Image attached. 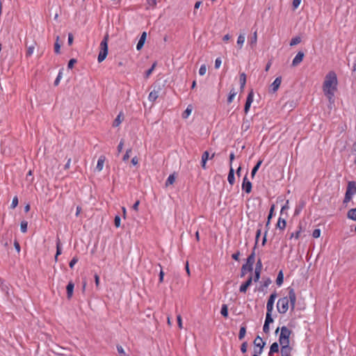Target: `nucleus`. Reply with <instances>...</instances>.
<instances>
[{"instance_id":"f257e3e1","label":"nucleus","mask_w":356,"mask_h":356,"mask_svg":"<svg viewBox=\"0 0 356 356\" xmlns=\"http://www.w3.org/2000/svg\"><path fill=\"white\" fill-rule=\"evenodd\" d=\"M337 74L334 71H330L325 77L323 90L331 104L334 102V92L337 89Z\"/></svg>"},{"instance_id":"f03ea898","label":"nucleus","mask_w":356,"mask_h":356,"mask_svg":"<svg viewBox=\"0 0 356 356\" xmlns=\"http://www.w3.org/2000/svg\"><path fill=\"white\" fill-rule=\"evenodd\" d=\"M108 35L106 34L100 43V51L97 58L99 63H102L103 60H104L108 55Z\"/></svg>"},{"instance_id":"7ed1b4c3","label":"nucleus","mask_w":356,"mask_h":356,"mask_svg":"<svg viewBox=\"0 0 356 356\" xmlns=\"http://www.w3.org/2000/svg\"><path fill=\"white\" fill-rule=\"evenodd\" d=\"M355 193H356V184L355 181H349L345 193L343 204L350 202Z\"/></svg>"},{"instance_id":"20e7f679","label":"nucleus","mask_w":356,"mask_h":356,"mask_svg":"<svg viewBox=\"0 0 356 356\" xmlns=\"http://www.w3.org/2000/svg\"><path fill=\"white\" fill-rule=\"evenodd\" d=\"M289 309V299L287 297L280 298L277 303V309L280 314H285Z\"/></svg>"},{"instance_id":"39448f33","label":"nucleus","mask_w":356,"mask_h":356,"mask_svg":"<svg viewBox=\"0 0 356 356\" xmlns=\"http://www.w3.org/2000/svg\"><path fill=\"white\" fill-rule=\"evenodd\" d=\"M255 250L256 245L254 246L252 253L247 258L246 264L248 265V271L252 273L253 270V265L255 261Z\"/></svg>"},{"instance_id":"423d86ee","label":"nucleus","mask_w":356,"mask_h":356,"mask_svg":"<svg viewBox=\"0 0 356 356\" xmlns=\"http://www.w3.org/2000/svg\"><path fill=\"white\" fill-rule=\"evenodd\" d=\"M288 290H289V297H287V298L289 299V303L290 302V306H291V310H293L296 307V295L295 291L293 288L289 287Z\"/></svg>"},{"instance_id":"0eeeda50","label":"nucleus","mask_w":356,"mask_h":356,"mask_svg":"<svg viewBox=\"0 0 356 356\" xmlns=\"http://www.w3.org/2000/svg\"><path fill=\"white\" fill-rule=\"evenodd\" d=\"M253 98H254V92H253V90H252L248 93L247 99H246V102H245V104L244 112H245V114H247L248 113L249 110H250L251 104H252V103L253 102Z\"/></svg>"},{"instance_id":"6e6552de","label":"nucleus","mask_w":356,"mask_h":356,"mask_svg":"<svg viewBox=\"0 0 356 356\" xmlns=\"http://www.w3.org/2000/svg\"><path fill=\"white\" fill-rule=\"evenodd\" d=\"M252 183L248 180L246 174L243 180L242 190L244 191L246 193H250L252 191Z\"/></svg>"},{"instance_id":"1a4fd4ad","label":"nucleus","mask_w":356,"mask_h":356,"mask_svg":"<svg viewBox=\"0 0 356 356\" xmlns=\"http://www.w3.org/2000/svg\"><path fill=\"white\" fill-rule=\"evenodd\" d=\"M281 82H282V77L281 76L277 77L274 80V81L271 83V85L270 86L269 91L273 93L275 92L280 88Z\"/></svg>"},{"instance_id":"9d476101","label":"nucleus","mask_w":356,"mask_h":356,"mask_svg":"<svg viewBox=\"0 0 356 356\" xmlns=\"http://www.w3.org/2000/svg\"><path fill=\"white\" fill-rule=\"evenodd\" d=\"M277 297V293L276 292H273L269 297L268 300V302H267V305H266V309L267 311L270 312H273V305H274V302H275V300Z\"/></svg>"},{"instance_id":"9b49d317","label":"nucleus","mask_w":356,"mask_h":356,"mask_svg":"<svg viewBox=\"0 0 356 356\" xmlns=\"http://www.w3.org/2000/svg\"><path fill=\"white\" fill-rule=\"evenodd\" d=\"M272 281L270 278L267 277L264 280L263 282H261V284L258 289L259 291L264 292V293H267L266 289L271 284Z\"/></svg>"},{"instance_id":"f8f14e48","label":"nucleus","mask_w":356,"mask_h":356,"mask_svg":"<svg viewBox=\"0 0 356 356\" xmlns=\"http://www.w3.org/2000/svg\"><path fill=\"white\" fill-rule=\"evenodd\" d=\"M280 331L281 332L279 338L290 339L292 331L289 330L286 326H282L280 328Z\"/></svg>"},{"instance_id":"ddd939ff","label":"nucleus","mask_w":356,"mask_h":356,"mask_svg":"<svg viewBox=\"0 0 356 356\" xmlns=\"http://www.w3.org/2000/svg\"><path fill=\"white\" fill-rule=\"evenodd\" d=\"M305 54L302 51H298L295 58L293 59L291 65L296 67L303 60Z\"/></svg>"},{"instance_id":"4468645a","label":"nucleus","mask_w":356,"mask_h":356,"mask_svg":"<svg viewBox=\"0 0 356 356\" xmlns=\"http://www.w3.org/2000/svg\"><path fill=\"white\" fill-rule=\"evenodd\" d=\"M252 276L250 275L248 280L241 285L239 289L240 292L245 293L248 287L252 284Z\"/></svg>"},{"instance_id":"2eb2a0df","label":"nucleus","mask_w":356,"mask_h":356,"mask_svg":"<svg viewBox=\"0 0 356 356\" xmlns=\"http://www.w3.org/2000/svg\"><path fill=\"white\" fill-rule=\"evenodd\" d=\"M160 91H161L160 87H158V88L156 90L154 88V90L152 92H150V93L149 94L148 99L152 102H155L156 100V99L159 97Z\"/></svg>"},{"instance_id":"dca6fc26","label":"nucleus","mask_w":356,"mask_h":356,"mask_svg":"<svg viewBox=\"0 0 356 356\" xmlns=\"http://www.w3.org/2000/svg\"><path fill=\"white\" fill-rule=\"evenodd\" d=\"M146 38H147V33L145 31L143 32L141 35H140V38L138 42V44L136 45V49L137 50H140L143 46H144V44L145 42V40H146Z\"/></svg>"},{"instance_id":"f3484780","label":"nucleus","mask_w":356,"mask_h":356,"mask_svg":"<svg viewBox=\"0 0 356 356\" xmlns=\"http://www.w3.org/2000/svg\"><path fill=\"white\" fill-rule=\"evenodd\" d=\"M293 350V348L291 346H281V355L282 356H291V353Z\"/></svg>"},{"instance_id":"a211bd4d","label":"nucleus","mask_w":356,"mask_h":356,"mask_svg":"<svg viewBox=\"0 0 356 356\" xmlns=\"http://www.w3.org/2000/svg\"><path fill=\"white\" fill-rule=\"evenodd\" d=\"M257 42V31L254 32L252 36L250 37L248 42L252 49H254Z\"/></svg>"},{"instance_id":"6ab92c4d","label":"nucleus","mask_w":356,"mask_h":356,"mask_svg":"<svg viewBox=\"0 0 356 356\" xmlns=\"http://www.w3.org/2000/svg\"><path fill=\"white\" fill-rule=\"evenodd\" d=\"M74 287V284L72 282H70L66 286L67 297L68 299H70L72 297Z\"/></svg>"},{"instance_id":"aec40b11","label":"nucleus","mask_w":356,"mask_h":356,"mask_svg":"<svg viewBox=\"0 0 356 356\" xmlns=\"http://www.w3.org/2000/svg\"><path fill=\"white\" fill-rule=\"evenodd\" d=\"M278 352H279V343L277 342L273 343L270 347L268 356H272L274 353H276Z\"/></svg>"},{"instance_id":"412c9836","label":"nucleus","mask_w":356,"mask_h":356,"mask_svg":"<svg viewBox=\"0 0 356 356\" xmlns=\"http://www.w3.org/2000/svg\"><path fill=\"white\" fill-rule=\"evenodd\" d=\"M227 180L230 185H233L235 182L234 170L233 169L232 166H230V169H229V171L228 173Z\"/></svg>"},{"instance_id":"4be33fe9","label":"nucleus","mask_w":356,"mask_h":356,"mask_svg":"<svg viewBox=\"0 0 356 356\" xmlns=\"http://www.w3.org/2000/svg\"><path fill=\"white\" fill-rule=\"evenodd\" d=\"M123 120H124V115H123L122 112H120L118 115V116L116 117L115 120L113 121V127H118L121 124V122H122Z\"/></svg>"},{"instance_id":"5701e85b","label":"nucleus","mask_w":356,"mask_h":356,"mask_svg":"<svg viewBox=\"0 0 356 356\" xmlns=\"http://www.w3.org/2000/svg\"><path fill=\"white\" fill-rule=\"evenodd\" d=\"M106 160V157L104 156H100L97 163L96 169L98 171H101L103 169L104 163Z\"/></svg>"},{"instance_id":"b1692460","label":"nucleus","mask_w":356,"mask_h":356,"mask_svg":"<svg viewBox=\"0 0 356 356\" xmlns=\"http://www.w3.org/2000/svg\"><path fill=\"white\" fill-rule=\"evenodd\" d=\"M286 221L282 218H279L276 227L280 229L284 230L286 227Z\"/></svg>"},{"instance_id":"393cba45","label":"nucleus","mask_w":356,"mask_h":356,"mask_svg":"<svg viewBox=\"0 0 356 356\" xmlns=\"http://www.w3.org/2000/svg\"><path fill=\"white\" fill-rule=\"evenodd\" d=\"M246 83V75L244 72L240 74V84L241 90H243Z\"/></svg>"},{"instance_id":"a878e982","label":"nucleus","mask_w":356,"mask_h":356,"mask_svg":"<svg viewBox=\"0 0 356 356\" xmlns=\"http://www.w3.org/2000/svg\"><path fill=\"white\" fill-rule=\"evenodd\" d=\"M347 217L349 219L356 221V208L350 209L348 211Z\"/></svg>"},{"instance_id":"bb28decb","label":"nucleus","mask_w":356,"mask_h":356,"mask_svg":"<svg viewBox=\"0 0 356 356\" xmlns=\"http://www.w3.org/2000/svg\"><path fill=\"white\" fill-rule=\"evenodd\" d=\"M283 282H284V274H283L282 270H280L278 273V275H277V277L276 279V284L278 286H281L283 284Z\"/></svg>"},{"instance_id":"cd10ccee","label":"nucleus","mask_w":356,"mask_h":356,"mask_svg":"<svg viewBox=\"0 0 356 356\" xmlns=\"http://www.w3.org/2000/svg\"><path fill=\"white\" fill-rule=\"evenodd\" d=\"M261 163H262V161L259 160L257 163V164L253 167V168L252 170V172H251V177H252V178H253L254 177L255 174L257 173V172L258 171L259 168H260Z\"/></svg>"},{"instance_id":"c85d7f7f","label":"nucleus","mask_w":356,"mask_h":356,"mask_svg":"<svg viewBox=\"0 0 356 356\" xmlns=\"http://www.w3.org/2000/svg\"><path fill=\"white\" fill-rule=\"evenodd\" d=\"M236 92L235 91V89L234 88H232L230 92H229V96L227 97V103L228 104H230L232 102L234 97L236 96Z\"/></svg>"},{"instance_id":"c756f323","label":"nucleus","mask_w":356,"mask_h":356,"mask_svg":"<svg viewBox=\"0 0 356 356\" xmlns=\"http://www.w3.org/2000/svg\"><path fill=\"white\" fill-rule=\"evenodd\" d=\"M244 42H245V35L244 34L239 35L238 37V39H237V44H238L239 49L242 48Z\"/></svg>"},{"instance_id":"7c9ffc66","label":"nucleus","mask_w":356,"mask_h":356,"mask_svg":"<svg viewBox=\"0 0 356 356\" xmlns=\"http://www.w3.org/2000/svg\"><path fill=\"white\" fill-rule=\"evenodd\" d=\"M116 348L120 356H129V355L124 351L123 347L121 345H117Z\"/></svg>"},{"instance_id":"2f4dec72","label":"nucleus","mask_w":356,"mask_h":356,"mask_svg":"<svg viewBox=\"0 0 356 356\" xmlns=\"http://www.w3.org/2000/svg\"><path fill=\"white\" fill-rule=\"evenodd\" d=\"M175 181V177L174 174L170 175L165 181V186H168L169 185H172Z\"/></svg>"},{"instance_id":"473e14b6","label":"nucleus","mask_w":356,"mask_h":356,"mask_svg":"<svg viewBox=\"0 0 356 356\" xmlns=\"http://www.w3.org/2000/svg\"><path fill=\"white\" fill-rule=\"evenodd\" d=\"M220 314L224 317H228V307L227 305H222L220 310Z\"/></svg>"},{"instance_id":"72a5a7b5","label":"nucleus","mask_w":356,"mask_h":356,"mask_svg":"<svg viewBox=\"0 0 356 356\" xmlns=\"http://www.w3.org/2000/svg\"><path fill=\"white\" fill-rule=\"evenodd\" d=\"M273 322V318H272V312L267 311L266 312V320L265 323L270 324Z\"/></svg>"},{"instance_id":"f704fd0d","label":"nucleus","mask_w":356,"mask_h":356,"mask_svg":"<svg viewBox=\"0 0 356 356\" xmlns=\"http://www.w3.org/2000/svg\"><path fill=\"white\" fill-rule=\"evenodd\" d=\"M245 333H246L245 326H241L240 328V330H239V334H238L239 340H242L245 337Z\"/></svg>"},{"instance_id":"c9c22d12","label":"nucleus","mask_w":356,"mask_h":356,"mask_svg":"<svg viewBox=\"0 0 356 356\" xmlns=\"http://www.w3.org/2000/svg\"><path fill=\"white\" fill-rule=\"evenodd\" d=\"M279 343L281 346L286 345L289 346H290V339L279 338Z\"/></svg>"},{"instance_id":"e433bc0d","label":"nucleus","mask_w":356,"mask_h":356,"mask_svg":"<svg viewBox=\"0 0 356 356\" xmlns=\"http://www.w3.org/2000/svg\"><path fill=\"white\" fill-rule=\"evenodd\" d=\"M301 232H302V227L300 225L298 227V230H297L295 233H292L291 234L290 238H292L293 237H294L296 239H298L300 237Z\"/></svg>"},{"instance_id":"4c0bfd02","label":"nucleus","mask_w":356,"mask_h":356,"mask_svg":"<svg viewBox=\"0 0 356 356\" xmlns=\"http://www.w3.org/2000/svg\"><path fill=\"white\" fill-rule=\"evenodd\" d=\"M62 253L61 244L60 239L58 238L56 241V257H58Z\"/></svg>"},{"instance_id":"58836bf2","label":"nucleus","mask_w":356,"mask_h":356,"mask_svg":"<svg viewBox=\"0 0 356 356\" xmlns=\"http://www.w3.org/2000/svg\"><path fill=\"white\" fill-rule=\"evenodd\" d=\"M301 42V38L299 36H296L295 38H293L290 42L291 46H295L298 44H299Z\"/></svg>"},{"instance_id":"ea45409f","label":"nucleus","mask_w":356,"mask_h":356,"mask_svg":"<svg viewBox=\"0 0 356 356\" xmlns=\"http://www.w3.org/2000/svg\"><path fill=\"white\" fill-rule=\"evenodd\" d=\"M27 226H28L27 221H26V220L22 221L21 223H20L21 232H23V233L26 232H27Z\"/></svg>"},{"instance_id":"a19ab883","label":"nucleus","mask_w":356,"mask_h":356,"mask_svg":"<svg viewBox=\"0 0 356 356\" xmlns=\"http://www.w3.org/2000/svg\"><path fill=\"white\" fill-rule=\"evenodd\" d=\"M305 205V201H303V200L300 201L299 206L298 207H296V209L295 210V214L296 215L299 214V213L301 211V210L304 208Z\"/></svg>"},{"instance_id":"79ce46f5","label":"nucleus","mask_w":356,"mask_h":356,"mask_svg":"<svg viewBox=\"0 0 356 356\" xmlns=\"http://www.w3.org/2000/svg\"><path fill=\"white\" fill-rule=\"evenodd\" d=\"M262 342H264L262 339L259 336H257L254 340L253 343L255 347L260 348V346H261Z\"/></svg>"},{"instance_id":"37998d69","label":"nucleus","mask_w":356,"mask_h":356,"mask_svg":"<svg viewBox=\"0 0 356 356\" xmlns=\"http://www.w3.org/2000/svg\"><path fill=\"white\" fill-rule=\"evenodd\" d=\"M248 265L247 264H243L241 267V277H243L246 273L248 272Z\"/></svg>"},{"instance_id":"c03bdc74","label":"nucleus","mask_w":356,"mask_h":356,"mask_svg":"<svg viewBox=\"0 0 356 356\" xmlns=\"http://www.w3.org/2000/svg\"><path fill=\"white\" fill-rule=\"evenodd\" d=\"M63 70V69H61L59 71L57 77L56 78V79L54 81V84L55 86H57L59 84V83H60V79L62 78Z\"/></svg>"},{"instance_id":"a18cd8bd","label":"nucleus","mask_w":356,"mask_h":356,"mask_svg":"<svg viewBox=\"0 0 356 356\" xmlns=\"http://www.w3.org/2000/svg\"><path fill=\"white\" fill-rule=\"evenodd\" d=\"M156 65V63L155 62V63H154L152 64V67H151L148 70H147V71H146V72H145V78H148V77L150 76V74H151L152 73V72L154 71V68H155Z\"/></svg>"},{"instance_id":"49530a36","label":"nucleus","mask_w":356,"mask_h":356,"mask_svg":"<svg viewBox=\"0 0 356 356\" xmlns=\"http://www.w3.org/2000/svg\"><path fill=\"white\" fill-rule=\"evenodd\" d=\"M59 36L56 37V42L54 44V51L56 54L60 53V44L58 43Z\"/></svg>"},{"instance_id":"de8ad7c7","label":"nucleus","mask_w":356,"mask_h":356,"mask_svg":"<svg viewBox=\"0 0 356 356\" xmlns=\"http://www.w3.org/2000/svg\"><path fill=\"white\" fill-rule=\"evenodd\" d=\"M266 346V342H262L261 346H260V348L257 350V348L254 349V354H257L259 356L260 354L263 352V349L264 346Z\"/></svg>"},{"instance_id":"09e8293b","label":"nucleus","mask_w":356,"mask_h":356,"mask_svg":"<svg viewBox=\"0 0 356 356\" xmlns=\"http://www.w3.org/2000/svg\"><path fill=\"white\" fill-rule=\"evenodd\" d=\"M262 269V263L261 259H258L257 263H256V267L254 270L255 271H259L261 272Z\"/></svg>"},{"instance_id":"8fccbe9b","label":"nucleus","mask_w":356,"mask_h":356,"mask_svg":"<svg viewBox=\"0 0 356 356\" xmlns=\"http://www.w3.org/2000/svg\"><path fill=\"white\" fill-rule=\"evenodd\" d=\"M18 202H19L18 197L17 196H15L13 199L11 205H10L11 209H15L17 206Z\"/></svg>"},{"instance_id":"3c124183","label":"nucleus","mask_w":356,"mask_h":356,"mask_svg":"<svg viewBox=\"0 0 356 356\" xmlns=\"http://www.w3.org/2000/svg\"><path fill=\"white\" fill-rule=\"evenodd\" d=\"M79 259L77 257H74L70 261L69 266L71 268H73L74 266L78 262Z\"/></svg>"},{"instance_id":"603ef678","label":"nucleus","mask_w":356,"mask_h":356,"mask_svg":"<svg viewBox=\"0 0 356 356\" xmlns=\"http://www.w3.org/2000/svg\"><path fill=\"white\" fill-rule=\"evenodd\" d=\"M206 72H207V67L205 65H202L200 66V69H199V74L201 76H203L206 74Z\"/></svg>"},{"instance_id":"864d4df0","label":"nucleus","mask_w":356,"mask_h":356,"mask_svg":"<svg viewBox=\"0 0 356 356\" xmlns=\"http://www.w3.org/2000/svg\"><path fill=\"white\" fill-rule=\"evenodd\" d=\"M321 229H315L314 231H313V233H312V236L315 238H317L318 237H320L321 236Z\"/></svg>"},{"instance_id":"5fc2aeb1","label":"nucleus","mask_w":356,"mask_h":356,"mask_svg":"<svg viewBox=\"0 0 356 356\" xmlns=\"http://www.w3.org/2000/svg\"><path fill=\"white\" fill-rule=\"evenodd\" d=\"M121 219L119 216H115L114 219V224L116 227H120Z\"/></svg>"},{"instance_id":"6e6d98bb","label":"nucleus","mask_w":356,"mask_h":356,"mask_svg":"<svg viewBox=\"0 0 356 356\" xmlns=\"http://www.w3.org/2000/svg\"><path fill=\"white\" fill-rule=\"evenodd\" d=\"M76 60L75 58H71L67 64V68L68 69H72L74 65L76 63Z\"/></svg>"},{"instance_id":"4d7b16f0","label":"nucleus","mask_w":356,"mask_h":356,"mask_svg":"<svg viewBox=\"0 0 356 356\" xmlns=\"http://www.w3.org/2000/svg\"><path fill=\"white\" fill-rule=\"evenodd\" d=\"M192 111V109L188 107H187V108L184 111V112L182 114V117L184 118H188V116L191 114Z\"/></svg>"},{"instance_id":"13d9d810","label":"nucleus","mask_w":356,"mask_h":356,"mask_svg":"<svg viewBox=\"0 0 356 356\" xmlns=\"http://www.w3.org/2000/svg\"><path fill=\"white\" fill-rule=\"evenodd\" d=\"M247 348H248V342L244 341L241 346V351L243 353H245L247 352Z\"/></svg>"},{"instance_id":"bf43d9fd","label":"nucleus","mask_w":356,"mask_h":356,"mask_svg":"<svg viewBox=\"0 0 356 356\" xmlns=\"http://www.w3.org/2000/svg\"><path fill=\"white\" fill-rule=\"evenodd\" d=\"M131 152V149H128L127 151H126V153L123 156V158H122V160L124 161H127L129 157H130V155H129V153Z\"/></svg>"},{"instance_id":"052dcab7","label":"nucleus","mask_w":356,"mask_h":356,"mask_svg":"<svg viewBox=\"0 0 356 356\" xmlns=\"http://www.w3.org/2000/svg\"><path fill=\"white\" fill-rule=\"evenodd\" d=\"M34 49H35V47L33 45L29 47L27 49V51H26V56H31L32 54L33 53Z\"/></svg>"},{"instance_id":"680f3d73","label":"nucleus","mask_w":356,"mask_h":356,"mask_svg":"<svg viewBox=\"0 0 356 356\" xmlns=\"http://www.w3.org/2000/svg\"><path fill=\"white\" fill-rule=\"evenodd\" d=\"M301 0H293V9L296 10L300 6Z\"/></svg>"},{"instance_id":"e2e57ef3","label":"nucleus","mask_w":356,"mask_h":356,"mask_svg":"<svg viewBox=\"0 0 356 356\" xmlns=\"http://www.w3.org/2000/svg\"><path fill=\"white\" fill-rule=\"evenodd\" d=\"M73 40H74V36H73L72 33H70L68 34V40H67L68 45L71 46L73 43Z\"/></svg>"},{"instance_id":"0e129e2a","label":"nucleus","mask_w":356,"mask_h":356,"mask_svg":"<svg viewBox=\"0 0 356 356\" xmlns=\"http://www.w3.org/2000/svg\"><path fill=\"white\" fill-rule=\"evenodd\" d=\"M274 209H275V205L273 204L270 207V211H269V213H268V219H269L270 221L271 218L273 217Z\"/></svg>"},{"instance_id":"69168bd1","label":"nucleus","mask_w":356,"mask_h":356,"mask_svg":"<svg viewBox=\"0 0 356 356\" xmlns=\"http://www.w3.org/2000/svg\"><path fill=\"white\" fill-rule=\"evenodd\" d=\"M209 157V154L207 151H205L202 155V160L208 161Z\"/></svg>"},{"instance_id":"338daca9","label":"nucleus","mask_w":356,"mask_h":356,"mask_svg":"<svg viewBox=\"0 0 356 356\" xmlns=\"http://www.w3.org/2000/svg\"><path fill=\"white\" fill-rule=\"evenodd\" d=\"M222 63L220 58H217L215 60V68L218 69L220 67Z\"/></svg>"},{"instance_id":"774afa93","label":"nucleus","mask_w":356,"mask_h":356,"mask_svg":"<svg viewBox=\"0 0 356 356\" xmlns=\"http://www.w3.org/2000/svg\"><path fill=\"white\" fill-rule=\"evenodd\" d=\"M240 252L239 251H237L235 253H234L232 255V257L236 260V261H238L239 259V257H240Z\"/></svg>"}]
</instances>
